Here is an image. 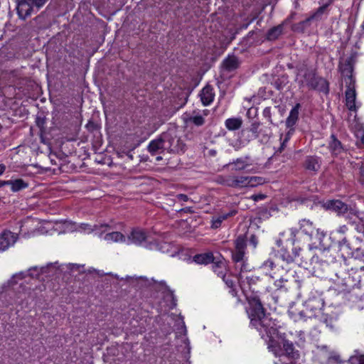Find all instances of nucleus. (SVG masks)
<instances>
[{
  "instance_id": "e433bc0d",
  "label": "nucleus",
  "mask_w": 364,
  "mask_h": 364,
  "mask_svg": "<svg viewBox=\"0 0 364 364\" xmlns=\"http://www.w3.org/2000/svg\"><path fill=\"white\" fill-rule=\"evenodd\" d=\"M350 364H364V355L355 350V354L349 358Z\"/></svg>"
},
{
  "instance_id": "f257e3e1",
  "label": "nucleus",
  "mask_w": 364,
  "mask_h": 364,
  "mask_svg": "<svg viewBox=\"0 0 364 364\" xmlns=\"http://www.w3.org/2000/svg\"><path fill=\"white\" fill-rule=\"evenodd\" d=\"M247 309L250 325L255 328L261 337L267 342L268 348L277 358L274 364H291L299 358V353L291 342L284 340L277 324L267 316L258 296H247Z\"/></svg>"
},
{
  "instance_id": "a18cd8bd",
  "label": "nucleus",
  "mask_w": 364,
  "mask_h": 364,
  "mask_svg": "<svg viewBox=\"0 0 364 364\" xmlns=\"http://www.w3.org/2000/svg\"><path fill=\"white\" fill-rule=\"evenodd\" d=\"M260 124L257 122H255L251 124L250 127V131L254 133L257 134L258 132V129L259 127Z\"/></svg>"
},
{
  "instance_id": "6ab92c4d",
  "label": "nucleus",
  "mask_w": 364,
  "mask_h": 364,
  "mask_svg": "<svg viewBox=\"0 0 364 364\" xmlns=\"http://www.w3.org/2000/svg\"><path fill=\"white\" fill-rule=\"evenodd\" d=\"M250 271H240L238 272V281L242 286L247 283L250 287L252 284H257L259 281V277L253 274H248Z\"/></svg>"
},
{
  "instance_id": "39448f33",
  "label": "nucleus",
  "mask_w": 364,
  "mask_h": 364,
  "mask_svg": "<svg viewBox=\"0 0 364 364\" xmlns=\"http://www.w3.org/2000/svg\"><path fill=\"white\" fill-rule=\"evenodd\" d=\"M308 255L311 256L310 268L317 277H321L322 274L328 268L329 264L336 260V257L330 249H317L314 255L310 250Z\"/></svg>"
},
{
  "instance_id": "72a5a7b5",
  "label": "nucleus",
  "mask_w": 364,
  "mask_h": 364,
  "mask_svg": "<svg viewBox=\"0 0 364 364\" xmlns=\"http://www.w3.org/2000/svg\"><path fill=\"white\" fill-rule=\"evenodd\" d=\"M184 120L186 123H191L198 127L202 126L205 123L203 116L199 114L185 117Z\"/></svg>"
},
{
  "instance_id": "09e8293b",
  "label": "nucleus",
  "mask_w": 364,
  "mask_h": 364,
  "mask_svg": "<svg viewBox=\"0 0 364 364\" xmlns=\"http://www.w3.org/2000/svg\"><path fill=\"white\" fill-rule=\"evenodd\" d=\"M287 280H284L282 277H281L279 279L275 281L274 284L277 289H280L284 287V283Z\"/></svg>"
},
{
  "instance_id": "6e6552de",
  "label": "nucleus",
  "mask_w": 364,
  "mask_h": 364,
  "mask_svg": "<svg viewBox=\"0 0 364 364\" xmlns=\"http://www.w3.org/2000/svg\"><path fill=\"white\" fill-rule=\"evenodd\" d=\"M127 237V245L141 246L149 250H158L161 251L159 244L153 241L151 236L144 229L133 228Z\"/></svg>"
},
{
  "instance_id": "4be33fe9",
  "label": "nucleus",
  "mask_w": 364,
  "mask_h": 364,
  "mask_svg": "<svg viewBox=\"0 0 364 364\" xmlns=\"http://www.w3.org/2000/svg\"><path fill=\"white\" fill-rule=\"evenodd\" d=\"M355 57L352 55L350 57H349L346 60V62L344 63L340 64L339 68H340L342 75L345 77V78H344L345 81L348 78V76H351L352 77H353L352 75V73H353V64L355 61Z\"/></svg>"
},
{
  "instance_id": "13d9d810",
  "label": "nucleus",
  "mask_w": 364,
  "mask_h": 364,
  "mask_svg": "<svg viewBox=\"0 0 364 364\" xmlns=\"http://www.w3.org/2000/svg\"><path fill=\"white\" fill-rule=\"evenodd\" d=\"M318 348H321V350H326L327 348V347L325 346H319Z\"/></svg>"
},
{
  "instance_id": "4468645a",
  "label": "nucleus",
  "mask_w": 364,
  "mask_h": 364,
  "mask_svg": "<svg viewBox=\"0 0 364 364\" xmlns=\"http://www.w3.org/2000/svg\"><path fill=\"white\" fill-rule=\"evenodd\" d=\"M301 108V105L297 103L295 106L291 109L288 117L286 119V126L289 129L288 131L287 136L284 140L282 145L285 142H287L290 138L291 135L293 134L294 131V126L296 125L299 115V109Z\"/></svg>"
},
{
  "instance_id": "49530a36",
  "label": "nucleus",
  "mask_w": 364,
  "mask_h": 364,
  "mask_svg": "<svg viewBox=\"0 0 364 364\" xmlns=\"http://www.w3.org/2000/svg\"><path fill=\"white\" fill-rule=\"evenodd\" d=\"M181 327L178 329L177 333H183V335H186L187 330H186V327L185 326V323H184L183 318H181Z\"/></svg>"
},
{
  "instance_id": "de8ad7c7",
  "label": "nucleus",
  "mask_w": 364,
  "mask_h": 364,
  "mask_svg": "<svg viewBox=\"0 0 364 364\" xmlns=\"http://www.w3.org/2000/svg\"><path fill=\"white\" fill-rule=\"evenodd\" d=\"M250 243L252 245L253 248H256L258 244L257 238L255 235H252L250 238Z\"/></svg>"
},
{
  "instance_id": "8fccbe9b",
  "label": "nucleus",
  "mask_w": 364,
  "mask_h": 364,
  "mask_svg": "<svg viewBox=\"0 0 364 364\" xmlns=\"http://www.w3.org/2000/svg\"><path fill=\"white\" fill-rule=\"evenodd\" d=\"M251 198L255 200V201H258V200H263L266 198V196L264 195V194H255V195H252L251 196Z\"/></svg>"
},
{
  "instance_id": "1a4fd4ad",
  "label": "nucleus",
  "mask_w": 364,
  "mask_h": 364,
  "mask_svg": "<svg viewBox=\"0 0 364 364\" xmlns=\"http://www.w3.org/2000/svg\"><path fill=\"white\" fill-rule=\"evenodd\" d=\"M327 209L336 212L338 215L345 217L351 220L353 217L358 216V210L355 206L348 205L340 200H331L326 203Z\"/></svg>"
},
{
  "instance_id": "680f3d73",
  "label": "nucleus",
  "mask_w": 364,
  "mask_h": 364,
  "mask_svg": "<svg viewBox=\"0 0 364 364\" xmlns=\"http://www.w3.org/2000/svg\"><path fill=\"white\" fill-rule=\"evenodd\" d=\"M360 269L361 270H364V266L360 267Z\"/></svg>"
},
{
  "instance_id": "e2e57ef3",
  "label": "nucleus",
  "mask_w": 364,
  "mask_h": 364,
  "mask_svg": "<svg viewBox=\"0 0 364 364\" xmlns=\"http://www.w3.org/2000/svg\"><path fill=\"white\" fill-rule=\"evenodd\" d=\"M362 28H363V29L364 30V22H363V24H362Z\"/></svg>"
},
{
  "instance_id": "20e7f679",
  "label": "nucleus",
  "mask_w": 364,
  "mask_h": 364,
  "mask_svg": "<svg viewBox=\"0 0 364 364\" xmlns=\"http://www.w3.org/2000/svg\"><path fill=\"white\" fill-rule=\"evenodd\" d=\"M215 181L220 185L233 188H253L264 183V179L259 176L243 175H219Z\"/></svg>"
},
{
  "instance_id": "473e14b6",
  "label": "nucleus",
  "mask_w": 364,
  "mask_h": 364,
  "mask_svg": "<svg viewBox=\"0 0 364 364\" xmlns=\"http://www.w3.org/2000/svg\"><path fill=\"white\" fill-rule=\"evenodd\" d=\"M242 122L240 118H229L225 120V124L228 130L234 131L241 127Z\"/></svg>"
},
{
  "instance_id": "0eeeda50",
  "label": "nucleus",
  "mask_w": 364,
  "mask_h": 364,
  "mask_svg": "<svg viewBox=\"0 0 364 364\" xmlns=\"http://www.w3.org/2000/svg\"><path fill=\"white\" fill-rule=\"evenodd\" d=\"M235 248L232 251V259L235 263V270L238 272L240 271H250L251 266L247 262L246 252V240L240 235L235 240Z\"/></svg>"
},
{
  "instance_id": "dca6fc26",
  "label": "nucleus",
  "mask_w": 364,
  "mask_h": 364,
  "mask_svg": "<svg viewBox=\"0 0 364 364\" xmlns=\"http://www.w3.org/2000/svg\"><path fill=\"white\" fill-rule=\"evenodd\" d=\"M18 239V235L9 230H5L0 235V251L6 250L13 246Z\"/></svg>"
},
{
  "instance_id": "cd10ccee",
  "label": "nucleus",
  "mask_w": 364,
  "mask_h": 364,
  "mask_svg": "<svg viewBox=\"0 0 364 364\" xmlns=\"http://www.w3.org/2000/svg\"><path fill=\"white\" fill-rule=\"evenodd\" d=\"M300 230L305 235L311 237L316 231V228L309 220L303 219L299 222Z\"/></svg>"
},
{
  "instance_id": "bf43d9fd",
  "label": "nucleus",
  "mask_w": 364,
  "mask_h": 364,
  "mask_svg": "<svg viewBox=\"0 0 364 364\" xmlns=\"http://www.w3.org/2000/svg\"><path fill=\"white\" fill-rule=\"evenodd\" d=\"M156 159V161H160L162 159V157L161 156H157Z\"/></svg>"
},
{
  "instance_id": "f704fd0d",
  "label": "nucleus",
  "mask_w": 364,
  "mask_h": 364,
  "mask_svg": "<svg viewBox=\"0 0 364 364\" xmlns=\"http://www.w3.org/2000/svg\"><path fill=\"white\" fill-rule=\"evenodd\" d=\"M348 231V228L346 225L339 226L336 230H333L331 233V236L336 240H339V237H346V234Z\"/></svg>"
},
{
  "instance_id": "ddd939ff",
  "label": "nucleus",
  "mask_w": 364,
  "mask_h": 364,
  "mask_svg": "<svg viewBox=\"0 0 364 364\" xmlns=\"http://www.w3.org/2000/svg\"><path fill=\"white\" fill-rule=\"evenodd\" d=\"M18 16L21 19H26L33 13L37 12L33 0H16Z\"/></svg>"
},
{
  "instance_id": "2eb2a0df",
  "label": "nucleus",
  "mask_w": 364,
  "mask_h": 364,
  "mask_svg": "<svg viewBox=\"0 0 364 364\" xmlns=\"http://www.w3.org/2000/svg\"><path fill=\"white\" fill-rule=\"evenodd\" d=\"M108 228H107V231L105 232L106 228H102L100 232L102 233V236L100 237L106 242H121L125 243L127 242V237L118 231H111L112 228L109 225H107Z\"/></svg>"
},
{
  "instance_id": "7c9ffc66",
  "label": "nucleus",
  "mask_w": 364,
  "mask_h": 364,
  "mask_svg": "<svg viewBox=\"0 0 364 364\" xmlns=\"http://www.w3.org/2000/svg\"><path fill=\"white\" fill-rule=\"evenodd\" d=\"M299 251H301L300 248L298 250L295 248L294 255H291L289 254L286 250H281L279 252L278 257L287 263H291L294 261L295 257L299 256Z\"/></svg>"
},
{
  "instance_id": "f3484780",
  "label": "nucleus",
  "mask_w": 364,
  "mask_h": 364,
  "mask_svg": "<svg viewBox=\"0 0 364 364\" xmlns=\"http://www.w3.org/2000/svg\"><path fill=\"white\" fill-rule=\"evenodd\" d=\"M148 150L153 156L164 154L166 151V149H165L164 135L162 134L161 136L157 139L152 140L148 146Z\"/></svg>"
},
{
  "instance_id": "58836bf2",
  "label": "nucleus",
  "mask_w": 364,
  "mask_h": 364,
  "mask_svg": "<svg viewBox=\"0 0 364 364\" xmlns=\"http://www.w3.org/2000/svg\"><path fill=\"white\" fill-rule=\"evenodd\" d=\"M318 84L321 85L320 90L325 93L328 92V85L326 80L323 78H319L318 79Z\"/></svg>"
},
{
  "instance_id": "0e129e2a",
  "label": "nucleus",
  "mask_w": 364,
  "mask_h": 364,
  "mask_svg": "<svg viewBox=\"0 0 364 364\" xmlns=\"http://www.w3.org/2000/svg\"><path fill=\"white\" fill-rule=\"evenodd\" d=\"M16 302L18 303V304H21V302L19 301H16Z\"/></svg>"
},
{
  "instance_id": "423d86ee",
  "label": "nucleus",
  "mask_w": 364,
  "mask_h": 364,
  "mask_svg": "<svg viewBox=\"0 0 364 364\" xmlns=\"http://www.w3.org/2000/svg\"><path fill=\"white\" fill-rule=\"evenodd\" d=\"M58 271L57 263H50L46 266H34L25 272H20L12 276L7 282L8 286H13L18 283L19 280L26 279L28 277L31 278H39L41 276L49 277L56 274Z\"/></svg>"
},
{
  "instance_id": "6e6d98bb",
  "label": "nucleus",
  "mask_w": 364,
  "mask_h": 364,
  "mask_svg": "<svg viewBox=\"0 0 364 364\" xmlns=\"http://www.w3.org/2000/svg\"><path fill=\"white\" fill-rule=\"evenodd\" d=\"M5 182H6V181H0V188L4 186L7 185L6 183H4Z\"/></svg>"
},
{
  "instance_id": "f03ea898",
  "label": "nucleus",
  "mask_w": 364,
  "mask_h": 364,
  "mask_svg": "<svg viewBox=\"0 0 364 364\" xmlns=\"http://www.w3.org/2000/svg\"><path fill=\"white\" fill-rule=\"evenodd\" d=\"M348 259H343V265H341V269L336 272L337 279L336 282L338 285L349 287L353 284L356 281L355 275L357 274L358 267H348L355 260L364 262V250L360 248H354L349 253Z\"/></svg>"
},
{
  "instance_id": "bb28decb",
  "label": "nucleus",
  "mask_w": 364,
  "mask_h": 364,
  "mask_svg": "<svg viewBox=\"0 0 364 364\" xmlns=\"http://www.w3.org/2000/svg\"><path fill=\"white\" fill-rule=\"evenodd\" d=\"M193 261L198 264H208L214 262V257L212 252H205L196 255L193 257Z\"/></svg>"
},
{
  "instance_id": "c85d7f7f",
  "label": "nucleus",
  "mask_w": 364,
  "mask_h": 364,
  "mask_svg": "<svg viewBox=\"0 0 364 364\" xmlns=\"http://www.w3.org/2000/svg\"><path fill=\"white\" fill-rule=\"evenodd\" d=\"M4 183L11 186V189L13 192H17L28 187V183L21 178L6 181Z\"/></svg>"
},
{
  "instance_id": "2f4dec72",
  "label": "nucleus",
  "mask_w": 364,
  "mask_h": 364,
  "mask_svg": "<svg viewBox=\"0 0 364 364\" xmlns=\"http://www.w3.org/2000/svg\"><path fill=\"white\" fill-rule=\"evenodd\" d=\"M329 149L331 151L337 155L341 152L343 147L340 141H338L334 134L331 136V140L329 141Z\"/></svg>"
},
{
  "instance_id": "f8f14e48",
  "label": "nucleus",
  "mask_w": 364,
  "mask_h": 364,
  "mask_svg": "<svg viewBox=\"0 0 364 364\" xmlns=\"http://www.w3.org/2000/svg\"><path fill=\"white\" fill-rule=\"evenodd\" d=\"M163 135L165 141V149L167 152L178 153L184 150L185 144L175 132H169Z\"/></svg>"
},
{
  "instance_id": "c9c22d12",
  "label": "nucleus",
  "mask_w": 364,
  "mask_h": 364,
  "mask_svg": "<svg viewBox=\"0 0 364 364\" xmlns=\"http://www.w3.org/2000/svg\"><path fill=\"white\" fill-rule=\"evenodd\" d=\"M283 31V26L279 25L271 28L267 33V39L272 41L277 39Z\"/></svg>"
},
{
  "instance_id": "412c9836",
  "label": "nucleus",
  "mask_w": 364,
  "mask_h": 364,
  "mask_svg": "<svg viewBox=\"0 0 364 364\" xmlns=\"http://www.w3.org/2000/svg\"><path fill=\"white\" fill-rule=\"evenodd\" d=\"M200 97L203 105H209L214 100L215 93L213 88L210 85H206L201 90Z\"/></svg>"
},
{
  "instance_id": "7ed1b4c3",
  "label": "nucleus",
  "mask_w": 364,
  "mask_h": 364,
  "mask_svg": "<svg viewBox=\"0 0 364 364\" xmlns=\"http://www.w3.org/2000/svg\"><path fill=\"white\" fill-rule=\"evenodd\" d=\"M324 301L320 295L309 297L304 304V309L289 310V316L294 321H305L306 318L321 317L323 315Z\"/></svg>"
},
{
  "instance_id": "9b49d317",
  "label": "nucleus",
  "mask_w": 364,
  "mask_h": 364,
  "mask_svg": "<svg viewBox=\"0 0 364 364\" xmlns=\"http://www.w3.org/2000/svg\"><path fill=\"white\" fill-rule=\"evenodd\" d=\"M228 166H233L235 171H246L249 173H256L257 167L255 166L254 160L249 156H245L233 159Z\"/></svg>"
},
{
  "instance_id": "79ce46f5",
  "label": "nucleus",
  "mask_w": 364,
  "mask_h": 364,
  "mask_svg": "<svg viewBox=\"0 0 364 364\" xmlns=\"http://www.w3.org/2000/svg\"><path fill=\"white\" fill-rule=\"evenodd\" d=\"M33 1L36 11H38L41 7L44 6L47 0H33Z\"/></svg>"
},
{
  "instance_id": "a878e982",
  "label": "nucleus",
  "mask_w": 364,
  "mask_h": 364,
  "mask_svg": "<svg viewBox=\"0 0 364 364\" xmlns=\"http://www.w3.org/2000/svg\"><path fill=\"white\" fill-rule=\"evenodd\" d=\"M213 272L223 279H225L228 272L226 262L224 259H220L218 262H213L212 265Z\"/></svg>"
},
{
  "instance_id": "37998d69",
  "label": "nucleus",
  "mask_w": 364,
  "mask_h": 364,
  "mask_svg": "<svg viewBox=\"0 0 364 364\" xmlns=\"http://www.w3.org/2000/svg\"><path fill=\"white\" fill-rule=\"evenodd\" d=\"M166 298L171 300V304L168 306L169 309H173L176 306V303L174 299V296L173 293H168L166 295Z\"/></svg>"
},
{
  "instance_id": "393cba45",
  "label": "nucleus",
  "mask_w": 364,
  "mask_h": 364,
  "mask_svg": "<svg viewBox=\"0 0 364 364\" xmlns=\"http://www.w3.org/2000/svg\"><path fill=\"white\" fill-rule=\"evenodd\" d=\"M337 244L338 249L342 252L343 255H349V253L354 249L348 237H339V240H337Z\"/></svg>"
},
{
  "instance_id": "4c0bfd02",
  "label": "nucleus",
  "mask_w": 364,
  "mask_h": 364,
  "mask_svg": "<svg viewBox=\"0 0 364 364\" xmlns=\"http://www.w3.org/2000/svg\"><path fill=\"white\" fill-rule=\"evenodd\" d=\"M230 276L228 277H225V279H223V282L225 283V284L227 285V287L229 288V293L232 296H237V291L235 289V284H234V282L233 281L230 279Z\"/></svg>"
},
{
  "instance_id": "a19ab883",
  "label": "nucleus",
  "mask_w": 364,
  "mask_h": 364,
  "mask_svg": "<svg viewBox=\"0 0 364 364\" xmlns=\"http://www.w3.org/2000/svg\"><path fill=\"white\" fill-rule=\"evenodd\" d=\"M263 115L264 117L267 119V120L272 124V117H271V108L270 107H266L263 110Z\"/></svg>"
},
{
  "instance_id": "9d476101",
  "label": "nucleus",
  "mask_w": 364,
  "mask_h": 364,
  "mask_svg": "<svg viewBox=\"0 0 364 364\" xmlns=\"http://www.w3.org/2000/svg\"><path fill=\"white\" fill-rule=\"evenodd\" d=\"M346 105L348 109L350 111L356 112L360 105L356 103V91H355V81L353 77L348 76L346 80Z\"/></svg>"
},
{
  "instance_id": "a211bd4d",
  "label": "nucleus",
  "mask_w": 364,
  "mask_h": 364,
  "mask_svg": "<svg viewBox=\"0 0 364 364\" xmlns=\"http://www.w3.org/2000/svg\"><path fill=\"white\" fill-rule=\"evenodd\" d=\"M108 226L107 224H101V225H91L87 223H81L79 227L77 228L78 231L80 232L85 233V234H90L91 232H95V235H98L99 237L102 236V233L100 232V230L102 228H106L105 230L107 231V228Z\"/></svg>"
},
{
  "instance_id": "c756f323",
  "label": "nucleus",
  "mask_w": 364,
  "mask_h": 364,
  "mask_svg": "<svg viewBox=\"0 0 364 364\" xmlns=\"http://www.w3.org/2000/svg\"><path fill=\"white\" fill-rule=\"evenodd\" d=\"M275 268L276 264L271 259H267V261L264 262V263L260 267L261 270L267 275H269L272 278L274 277V274H275V272H274V270Z\"/></svg>"
},
{
  "instance_id": "603ef678",
  "label": "nucleus",
  "mask_w": 364,
  "mask_h": 364,
  "mask_svg": "<svg viewBox=\"0 0 364 364\" xmlns=\"http://www.w3.org/2000/svg\"><path fill=\"white\" fill-rule=\"evenodd\" d=\"M178 198L183 201H186L188 200V196L185 194H179Z\"/></svg>"
},
{
  "instance_id": "864d4df0",
  "label": "nucleus",
  "mask_w": 364,
  "mask_h": 364,
  "mask_svg": "<svg viewBox=\"0 0 364 364\" xmlns=\"http://www.w3.org/2000/svg\"><path fill=\"white\" fill-rule=\"evenodd\" d=\"M6 170V166L4 164H0V176H1Z\"/></svg>"
},
{
  "instance_id": "052dcab7",
  "label": "nucleus",
  "mask_w": 364,
  "mask_h": 364,
  "mask_svg": "<svg viewBox=\"0 0 364 364\" xmlns=\"http://www.w3.org/2000/svg\"><path fill=\"white\" fill-rule=\"evenodd\" d=\"M362 143L364 144V134L361 137Z\"/></svg>"
},
{
  "instance_id": "b1692460",
  "label": "nucleus",
  "mask_w": 364,
  "mask_h": 364,
  "mask_svg": "<svg viewBox=\"0 0 364 364\" xmlns=\"http://www.w3.org/2000/svg\"><path fill=\"white\" fill-rule=\"evenodd\" d=\"M321 164L318 157L307 156L304 161L305 168L314 173H316L320 168Z\"/></svg>"
},
{
  "instance_id": "3c124183",
  "label": "nucleus",
  "mask_w": 364,
  "mask_h": 364,
  "mask_svg": "<svg viewBox=\"0 0 364 364\" xmlns=\"http://www.w3.org/2000/svg\"><path fill=\"white\" fill-rule=\"evenodd\" d=\"M324 7H320L318 11L311 16V18H317L319 15H321L324 11Z\"/></svg>"
},
{
  "instance_id": "5701e85b",
  "label": "nucleus",
  "mask_w": 364,
  "mask_h": 364,
  "mask_svg": "<svg viewBox=\"0 0 364 364\" xmlns=\"http://www.w3.org/2000/svg\"><path fill=\"white\" fill-rule=\"evenodd\" d=\"M237 213L235 210H230L228 213H222L215 217L211 220V228L217 229L220 227L222 223L228 218L234 216Z\"/></svg>"
},
{
  "instance_id": "4d7b16f0",
  "label": "nucleus",
  "mask_w": 364,
  "mask_h": 364,
  "mask_svg": "<svg viewBox=\"0 0 364 364\" xmlns=\"http://www.w3.org/2000/svg\"><path fill=\"white\" fill-rule=\"evenodd\" d=\"M360 174L364 176V168L361 167L360 169Z\"/></svg>"
},
{
  "instance_id": "c03bdc74",
  "label": "nucleus",
  "mask_w": 364,
  "mask_h": 364,
  "mask_svg": "<svg viewBox=\"0 0 364 364\" xmlns=\"http://www.w3.org/2000/svg\"><path fill=\"white\" fill-rule=\"evenodd\" d=\"M324 323L326 324V326L329 327L331 329L335 328V321L331 318H325Z\"/></svg>"
},
{
  "instance_id": "aec40b11",
  "label": "nucleus",
  "mask_w": 364,
  "mask_h": 364,
  "mask_svg": "<svg viewBox=\"0 0 364 364\" xmlns=\"http://www.w3.org/2000/svg\"><path fill=\"white\" fill-rule=\"evenodd\" d=\"M240 65L238 58L235 55H228L222 64V68L224 71L232 72L235 70Z\"/></svg>"
},
{
  "instance_id": "ea45409f",
  "label": "nucleus",
  "mask_w": 364,
  "mask_h": 364,
  "mask_svg": "<svg viewBox=\"0 0 364 364\" xmlns=\"http://www.w3.org/2000/svg\"><path fill=\"white\" fill-rule=\"evenodd\" d=\"M69 268L71 271H77L79 272H81L84 269V265H80L77 264H69Z\"/></svg>"
},
{
  "instance_id": "5fc2aeb1",
  "label": "nucleus",
  "mask_w": 364,
  "mask_h": 364,
  "mask_svg": "<svg viewBox=\"0 0 364 364\" xmlns=\"http://www.w3.org/2000/svg\"><path fill=\"white\" fill-rule=\"evenodd\" d=\"M297 233V230L296 229H291V235L293 237H295Z\"/></svg>"
}]
</instances>
